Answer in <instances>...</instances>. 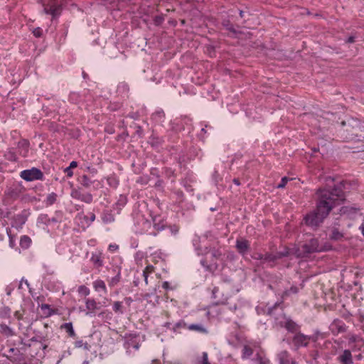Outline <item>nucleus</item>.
Returning <instances> with one entry per match:
<instances>
[{"label": "nucleus", "instance_id": "f257e3e1", "mask_svg": "<svg viewBox=\"0 0 364 364\" xmlns=\"http://www.w3.org/2000/svg\"><path fill=\"white\" fill-rule=\"evenodd\" d=\"M318 200L316 210L304 218L307 225L316 227L323 222V220L329 214L330 211L343 200V193L338 188L331 191L319 189L317 191Z\"/></svg>", "mask_w": 364, "mask_h": 364}, {"label": "nucleus", "instance_id": "f03ea898", "mask_svg": "<svg viewBox=\"0 0 364 364\" xmlns=\"http://www.w3.org/2000/svg\"><path fill=\"white\" fill-rule=\"evenodd\" d=\"M222 252L220 249L213 248L205 254L204 262L210 270H215L218 267V262L221 260Z\"/></svg>", "mask_w": 364, "mask_h": 364}, {"label": "nucleus", "instance_id": "7ed1b4c3", "mask_svg": "<svg viewBox=\"0 0 364 364\" xmlns=\"http://www.w3.org/2000/svg\"><path fill=\"white\" fill-rule=\"evenodd\" d=\"M21 177L26 181H32L35 180H42L43 178V172L37 168L24 170L21 172Z\"/></svg>", "mask_w": 364, "mask_h": 364}, {"label": "nucleus", "instance_id": "20e7f679", "mask_svg": "<svg viewBox=\"0 0 364 364\" xmlns=\"http://www.w3.org/2000/svg\"><path fill=\"white\" fill-rule=\"evenodd\" d=\"M261 346L259 343L255 342H247L243 346L242 349V358L243 359L250 358L254 353H257L258 349H261Z\"/></svg>", "mask_w": 364, "mask_h": 364}, {"label": "nucleus", "instance_id": "39448f33", "mask_svg": "<svg viewBox=\"0 0 364 364\" xmlns=\"http://www.w3.org/2000/svg\"><path fill=\"white\" fill-rule=\"evenodd\" d=\"M323 250H325V249L318 245V240L315 238L310 240L308 243L302 245V251L306 254Z\"/></svg>", "mask_w": 364, "mask_h": 364}, {"label": "nucleus", "instance_id": "423d86ee", "mask_svg": "<svg viewBox=\"0 0 364 364\" xmlns=\"http://www.w3.org/2000/svg\"><path fill=\"white\" fill-rule=\"evenodd\" d=\"M311 339V336H306L301 333H297L294 336L292 343L296 348L306 347L310 343Z\"/></svg>", "mask_w": 364, "mask_h": 364}, {"label": "nucleus", "instance_id": "0eeeda50", "mask_svg": "<svg viewBox=\"0 0 364 364\" xmlns=\"http://www.w3.org/2000/svg\"><path fill=\"white\" fill-rule=\"evenodd\" d=\"M6 357L12 363H20L25 359L23 354L16 348H11Z\"/></svg>", "mask_w": 364, "mask_h": 364}, {"label": "nucleus", "instance_id": "6e6552de", "mask_svg": "<svg viewBox=\"0 0 364 364\" xmlns=\"http://www.w3.org/2000/svg\"><path fill=\"white\" fill-rule=\"evenodd\" d=\"M330 331L333 335H338L341 333H344L346 331L345 323L339 319H335L330 325Z\"/></svg>", "mask_w": 364, "mask_h": 364}, {"label": "nucleus", "instance_id": "1a4fd4ad", "mask_svg": "<svg viewBox=\"0 0 364 364\" xmlns=\"http://www.w3.org/2000/svg\"><path fill=\"white\" fill-rule=\"evenodd\" d=\"M252 361L256 364H271L269 359L267 358L264 350L261 348L257 350V353L252 358Z\"/></svg>", "mask_w": 364, "mask_h": 364}, {"label": "nucleus", "instance_id": "9d476101", "mask_svg": "<svg viewBox=\"0 0 364 364\" xmlns=\"http://www.w3.org/2000/svg\"><path fill=\"white\" fill-rule=\"evenodd\" d=\"M346 132H348L352 136H358V133L362 132L360 122L357 119H352L348 123Z\"/></svg>", "mask_w": 364, "mask_h": 364}, {"label": "nucleus", "instance_id": "9b49d317", "mask_svg": "<svg viewBox=\"0 0 364 364\" xmlns=\"http://www.w3.org/2000/svg\"><path fill=\"white\" fill-rule=\"evenodd\" d=\"M337 360L341 364H353V355L350 350L348 349L343 350L341 354L337 358Z\"/></svg>", "mask_w": 364, "mask_h": 364}, {"label": "nucleus", "instance_id": "f8f14e48", "mask_svg": "<svg viewBox=\"0 0 364 364\" xmlns=\"http://www.w3.org/2000/svg\"><path fill=\"white\" fill-rule=\"evenodd\" d=\"M236 248L240 253L245 254L250 248L249 242L245 239L237 240L236 242Z\"/></svg>", "mask_w": 364, "mask_h": 364}, {"label": "nucleus", "instance_id": "ddd939ff", "mask_svg": "<svg viewBox=\"0 0 364 364\" xmlns=\"http://www.w3.org/2000/svg\"><path fill=\"white\" fill-rule=\"evenodd\" d=\"M213 296L214 299H217L216 304H226L228 302V296L219 297L218 294L220 293V290L218 287H214L213 291Z\"/></svg>", "mask_w": 364, "mask_h": 364}, {"label": "nucleus", "instance_id": "4468645a", "mask_svg": "<svg viewBox=\"0 0 364 364\" xmlns=\"http://www.w3.org/2000/svg\"><path fill=\"white\" fill-rule=\"evenodd\" d=\"M287 254L279 253L278 255H273L271 253H266L264 255V262L263 263H273L277 259L281 258L282 257L286 256Z\"/></svg>", "mask_w": 364, "mask_h": 364}, {"label": "nucleus", "instance_id": "2eb2a0df", "mask_svg": "<svg viewBox=\"0 0 364 364\" xmlns=\"http://www.w3.org/2000/svg\"><path fill=\"white\" fill-rule=\"evenodd\" d=\"M85 306L87 309V314L94 312L98 309L97 304L93 299H87L85 300Z\"/></svg>", "mask_w": 364, "mask_h": 364}, {"label": "nucleus", "instance_id": "dca6fc26", "mask_svg": "<svg viewBox=\"0 0 364 364\" xmlns=\"http://www.w3.org/2000/svg\"><path fill=\"white\" fill-rule=\"evenodd\" d=\"M279 361L280 364H296V362L287 351H283L279 354Z\"/></svg>", "mask_w": 364, "mask_h": 364}, {"label": "nucleus", "instance_id": "f3484780", "mask_svg": "<svg viewBox=\"0 0 364 364\" xmlns=\"http://www.w3.org/2000/svg\"><path fill=\"white\" fill-rule=\"evenodd\" d=\"M90 260L92 261V262L93 263V264L96 267H100L103 264V262H102V253L101 252H93L92 254V257L90 258Z\"/></svg>", "mask_w": 364, "mask_h": 364}, {"label": "nucleus", "instance_id": "a211bd4d", "mask_svg": "<svg viewBox=\"0 0 364 364\" xmlns=\"http://www.w3.org/2000/svg\"><path fill=\"white\" fill-rule=\"evenodd\" d=\"M187 328L190 331H195L201 333H208L207 328L202 324H190Z\"/></svg>", "mask_w": 364, "mask_h": 364}, {"label": "nucleus", "instance_id": "6ab92c4d", "mask_svg": "<svg viewBox=\"0 0 364 364\" xmlns=\"http://www.w3.org/2000/svg\"><path fill=\"white\" fill-rule=\"evenodd\" d=\"M194 364H210L208 360V355L206 352H203L200 356H197Z\"/></svg>", "mask_w": 364, "mask_h": 364}, {"label": "nucleus", "instance_id": "aec40b11", "mask_svg": "<svg viewBox=\"0 0 364 364\" xmlns=\"http://www.w3.org/2000/svg\"><path fill=\"white\" fill-rule=\"evenodd\" d=\"M284 327L290 332L296 331L299 328L298 325L291 319L286 321Z\"/></svg>", "mask_w": 364, "mask_h": 364}, {"label": "nucleus", "instance_id": "412c9836", "mask_svg": "<svg viewBox=\"0 0 364 364\" xmlns=\"http://www.w3.org/2000/svg\"><path fill=\"white\" fill-rule=\"evenodd\" d=\"M60 8L55 5H52L49 8L45 7L44 11L47 14H51L53 16H55L59 14Z\"/></svg>", "mask_w": 364, "mask_h": 364}, {"label": "nucleus", "instance_id": "4be33fe9", "mask_svg": "<svg viewBox=\"0 0 364 364\" xmlns=\"http://www.w3.org/2000/svg\"><path fill=\"white\" fill-rule=\"evenodd\" d=\"M79 200L84 201L87 203H90L92 201V196L89 193H77L76 196Z\"/></svg>", "mask_w": 364, "mask_h": 364}, {"label": "nucleus", "instance_id": "5701e85b", "mask_svg": "<svg viewBox=\"0 0 364 364\" xmlns=\"http://www.w3.org/2000/svg\"><path fill=\"white\" fill-rule=\"evenodd\" d=\"M93 287L96 291L102 290L105 293L107 292V287L104 281L97 279L94 282Z\"/></svg>", "mask_w": 364, "mask_h": 364}, {"label": "nucleus", "instance_id": "b1692460", "mask_svg": "<svg viewBox=\"0 0 364 364\" xmlns=\"http://www.w3.org/2000/svg\"><path fill=\"white\" fill-rule=\"evenodd\" d=\"M31 243V238L27 235H23L21 237L20 245L22 248H28Z\"/></svg>", "mask_w": 364, "mask_h": 364}, {"label": "nucleus", "instance_id": "393cba45", "mask_svg": "<svg viewBox=\"0 0 364 364\" xmlns=\"http://www.w3.org/2000/svg\"><path fill=\"white\" fill-rule=\"evenodd\" d=\"M154 267L152 265H147L145 269L143 271V276L144 277V282L147 284H148V277L150 274L154 272Z\"/></svg>", "mask_w": 364, "mask_h": 364}, {"label": "nucleus", "instance_id": "a878e982", "mask_svg": "<svg viewBox=\"0 0 364 364\" xmlns=\"http://www.w3.org/2000/svg\"><path fill=\"white\" fill-rule=\"evenodd\" d=\"M61 328H64L71 337H74L75 336L72 323H65L62 325Z\"/></svg>", "mask_w": 364, "mask_h": 364}, {"label": "nucleus", "instance_id": "bb28decb", "mask_svg": "<svg viewBox=\"0 0 364 364\" xmlns=\"http://www.w3.org/2000/svg\"><path fill=\"white\" fill-rule=\"evenodd\" d=\"M41 309L47 316H50L55 313V311L50 308V305L46 304H41Z\"/></svg>", "mask_w": 364, "mask_h": 364}, {"label": "nucleus", "instance_id": "cd10ccee", "mask_svg": "<svg viewBox=\"0 0 364 364\" xmlns=\"http://www.w3.org/2000/svg\"><path fill=\"white\" fill-rule=\"evenodd\" d=\"M57 198H58V196L55 193H51L48 194V196L46 198V205H53L57 200Z\"/></svg>", "mask_w": 364, "mask_h": 364}, {"label": "nucleus", "instance_id": "c85d7f7f", "mask_svg": "<svg viewBox=\"0 0 364 364\" xmlns=\"http://www.w3.org/2000/svg\"><path fill=\"white\" fill-rule=\"evenodd\" d=\"M80 183L85 188H88L92 183V181L87 175H83L80 178Z\"/></svg>", "mask_w": 364, "mask_h": 364}, {"label": "nucleus", "instance_id": "c756f323", "mask_svg": "<svg viewBox=\"0 0 364 364\" xmlns=\"http://www.w3.org/2000/svg\"><path fill=\"white\" fill-rule=\"evenodd\" d=\"M1 333L6 336H11L14 335L13 330L6 325H1Z\"/></svg>", "mask_w": 364, "mask_h": 364}, {"label": "nucleus", "instance_id": "7c9ffc66", "mask_svg": "<svg viewBox=\"0 0 364 364\" xmlns=\"http://www.w3.org/2000/svg\"><path fill=\"white\" fill-rule=\"evenodd\" d=\"M78 293L81 296H87L90 294V289L85 285H81L78 287L77 289Z\"/></svg>", "mask_w": 364, "mask_h": 364}, {"label": "nucleus", "instance_id": "2f4dec72", "mask_svg": "<svg viewBox=\"0 0 364 364\" xmlns=\"http://www.w3.org/2000/svg\"><path fill=\"white\" fill-rule=\"evenodd\" d=\"M187 324L183 321H180L179 322L176 323L173 328V331L174 332H177L178 329V328H187Z\"/></svg>", "mask_w": 364, "mask_h": 364}, {"label": "nucleus", "instance_id": "473e14b6", "mask_svg": "<svg viewBox=\"0 0 364 364\" xmlns=\"http://www.w3.org/2000/svg\"><path fill=\"white\" fill-rule=\"evenodd\" d=\"M122 305L120 301H115L113 304V310L117 313H122Z\"/></svg>", "mask_w": 364, "mask_h": 364}, {"label": "nucleus", "instance_id": "72a5a7b5", "mask_svg": "<svg viewBox=\"0 0 364 364\" xmlns=\"http://www.w3.org/2000/svg\"><path fill=\"white\" fill-rule=\"evenodd\" d=\"M289 178L287 177H283L281 180V182L278 184V188H283L285 187L287 183L288 182Z\"/></svg>", "mask_w": 364, "mask_h": 364}, {"label": "nucleus", "instance_id": "f704fd0d", "mask_svg": "<svg viewBox=\"0 0 364 364\" xmlns=\"http://www.w3.org/2000/svg\"><path fill=\"white\" fill-rule=\"evenodd\" d=\"M252 257L254 259L261 260L262 262H264V255L262 253L255 252L252 255Z\"/></svg>", "mask_w": 364, "mask_h": 364}, {"label": "nucleus", "instance_id": "c9c22d12", "mask_svg": "<svg viewBox=\"0 0 364 364\" xmlns=\"http://www.w3.org/2000/svg\"><path fill=\"white\" fill-rule=\"evenodd\" d=\"M33 34L37 38L41 37L42 36L41 28H34L33 31Z\"/></svg>", "mask_w": 364, "mask_h": 364}, {"label": "nucleus", "instance_id": "e433bc0d", "mask_svg": "<svg viewBox=\"0 0 364 364\" xmlns=\"http://www.w3.org/2000/svg\"><path fill=\"white\" fill-rule=\"evenodd\" d=\"M65 173H67V176L68 177H72L73 175V172L72 171V169H70L69 167H67L65 169Z\"/></svg>", "mask_w": 364, "mask_h": 364}, {"label": "nucleus", "instance_id": "4c0bfd02", "mask_svg": "<svg viewBox=\"0 0 364 364\" xmlns=\"http://www.w3.org/2000/svg\"><path fill=\"white\" fill-rule=\"evenodd\" d=\"M118 245H109V250L110 251H115L118 249Z\"/></svg>", "mask_w": 364, "mask_h": 364}, {"label": "nucleus", "instance_id": "58836bf2", "mask_svg": "<svg viewBox=\"0 0 364 364\" xmlns=\"http://www.w3.org/2000/svg\"><path fill=\"white\" fill-rule=\"evenodd\" d=\"M77 163L76 161H72L70 164V166H68L70 169L72 168H74L75 167H77Z\"/></svg>", "mask_w": 364, "mask_h": 364}, {"label": "nucleus", "instance_id": "ea45409f", "mask_svg": "<svg viewBox=\"0 0 364 364\" xmlns=\"http://www.w3.org/2000/svg\"><path fill=\"white\" fill-rule=\"evenodd\" d=\"M162 287L165 289H169V283L168 282H163Z\"/></svg>", "mask_w": 364, "mask_h": 364}, {"label": "nucleus", "instance_id": "a19ab883", "mask_svg": "<svg viewBox=\"0 0 364 364\" xmlns=\"http://www.w3.org/2000/svg\"><path fill=\"white\" fill-rule=\"evenodd\" d=\"M342 235L339 232L333 233V238L334 239H338Z\"/></svg>", "mask_w": 364, "mask_h": 364}, {"label": "nucleus", "instance_id": "79ce46f5", "mask_svg": "<svg viewBox=\"0 0 364 364\" xmlns=\"http://www.w3.org/2000/svg\"><path fill=\"white\" fill-rule=\"evenodd\" d=\"M355 41V38L353 36H350L348 40H347V42L348 43H353Z\"/></svg>", "mask_w": 364, "mask_h": 364}, {"label": "nucleus", "instance_id": "37998d69", "mask_svg": "<svg viewBox=\"0 0 364 364\" xmlns=\"http://www.w3.org/2000/svg\"><path fill=\"white\" fill-rule=\"evenodd\" d=\"M87 169L92 173H96L97 170L94 168L87 167Z\"/></svg>", "mask_w": 364, "mask_h": 364}, {"label": "nucleus", "instance_id": "c03bdc74", "mask_svg": "<svg viewBox=\"0 0 364 364\" xmlns=\"http://www.w3.org/2000/svg\"><path fill=\"white\" fill-rule=\"evenodd\" d=\"M232 181L237 186H240V182L238 178H234Z\"/></svg>", "mask_w": 364, "mask_h": 364}, {"label": "nucleus", "instance_id": "a18cd8bd", "mask_svg": "<svg viewBox=\"0 0 364 364\" xmlns=\"http://www.w3.org/2000/svg\"><path fill=\"white\" fill-rule=\"evenodd\" d=\"M95 220V215L94 213L90 214V222H93Z\"/></svg>", "mask_w": 364, "mask_h": 364}, {"label": "nucleus", "instance_id": "49530a36", "mask_svg": "<svg viewBox=\"0 0 364 364\" xmlns=\"http://www.w3.org/2000/svg\"><path fill=\"white\" fill-rule=\"evenodd\" d=\"M0 364H7V362H6V360H2V361H1V360H0Z\"/></svg>", "mask_w": 364, "mask_h": 364}, {"label": "nucleus", "instance_id": "de8ad7c7", "mask_svg": "<svg viewBox=\"0 0 364 364\" xmlns=\"http://www.w3.org/2000/svg\"><path fill=\"white\" fill-rule=\"evenodd\" d=\"M240 16L242 17L243 16V11H240Z\"/></svg>", "mask_w": 364, "mask_h": 364}, {"label": "nucleus", "instance_id": "09e8293b", "mask_svg": "<svg viewBox=\"0 0 364 364\" xmlns=\"http://www.w3.org/2000/svg\"><path fill=\"white\" fill-rule=\"evenodd\" d=\"M82 364H88V361H84Z\"/></svg>", "mask_w": 364, "mask_h": 364}, {"label": "nucleus", "instance_id": "8fccbe9b", "mask_svg": "<svg viewBox=\"0 0 364 364\" xmlns=\"http://www.w3.org/2000/svg\"><path fill=\"white\" fill-rule=\"evenodd\" d=\"M9 237H10L11 241L12 240L11 236L9 235Z\"/></svg>", "mask_w": 364, "mask_h": 364}]
</instances>
